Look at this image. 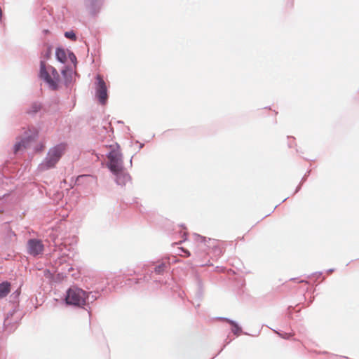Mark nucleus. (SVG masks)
<instances>
[{"label": "nucleus", "mask_w": 359, "mask_h": 359, "mask_svg": "<svg viewBox=\"0 0 359 359\" xmlns=\"http://www.w3.org/2000/svg\"><path fill=\"white\" fill-rule=\"evenodd\" d=\"M39 77L46 83L52 90H57L60 75L57 69L51 65L46 66L45 61H40Z\"/></svg>", "instance_id": "obj_2"}, {"label": "nucleus", "mask_w": 359, "mask_h": 359, "mask_svg": "<svg viewBox=\"0 0 359 359\" xmlns=\"http://www.w3.org/2000/svg\"><path fill=\"white\" fill-rule=\"evenodd\" d=\"M130 283H128L129 285L131 284V283H137L139 281L137 279H135V278H133V279H128V280Z\"/></svg>", "instance_id": "obj_28"}, {"label": "nucleus", "mask_w": 359, "mask_h": 359, "mask_svg": "<svg viewBox=\"0 0 359 359\" xmlns=\"http://www.w3.org/2000/svg\"><path fill=\"white\" fill-rule=\"evenodd\" d=\"M110 151L106 154L109 159L107 167L110 171H118L121 168H123V161L122 154L118 151L119 144H116L115 146L110 145Z\"/></svg>", "instance_id": "obj_4"}, {"label": "nucleus", "mask_w": 359, "mask_h": 359, "mask_svg": "<svg viewBox=\"0 0 359 359\" xmlns=\"http://www.w3.org/2000/svg\"><path fill=\"white\" fill-rule=\"evenodd\" d=\"M98 292H87L85 291V305L86 304L93 303L98 297Z\"/></svg>", "instance_id": "obj_19"}, {"label": "nucleus", "mask_w": 359, "mask_h": 359, "mask_svg": "<svg viewBox=\"0 0 359 359\" xmlns=\"http://www.w3.org/2000/svg\"><path fill=\"white\" fill-rule=\"evenodd\" d=\"M27 253L33 257L41 254L44 250L42 241L37 238H30L27 243Z\"/></svg>", "instance_id": "obj_8"}, {"label": "nucleus", "mask_w": 359, "mask_h": 359, "mask_svg": "<svg viewBox=\"0 0 359 359\" xmlns=\"http://www.w3.org/2000/svg\"><path fill=\"white\" fill-rule=\"evenodd\" d=\"M66 149V144L60 143L49 149L46 156L39 165L38 169L43 172L55 167L62 158Z\"/></svg>", "instance_id": "obj_1"}, {"label": "nucleus", "mask_w": 359, "mask_h": 359, "mask_svg": "<svg viewBox=\"0 0 359 359\" xmlns=\"http://www.w3.org/2000/svg\"><path fill=\"white\" fill-rule=\"evenodd\" d=\"M95 96L99 104L105 105L109 99L108 88L103 77L97 74L95 82Z\"/></svg>", "instance_id": "obj_6"}, {"label": "nucleus", "mask_w": 359, "mask_h": 359, "mask_svg": "<svg viewBox=\"0 0 359 359\" xmlns=\"http://www.w3.org/2000/svg\"><path fill=\"white\" fill-rule=\"evenodd\" d=\"M42 33L44 35H47V34H50V30L48 29L43 28L42 29Z\"/></svg>", "instance_id": "obj_25"}, {"label": "nucleus", "mask_w": 359, "mask_h": 359, "mask_svg": "<svg viewBox=\"0 0 359 359\" xmlns=\"http://www.w3.org/2000/svg\"><path fill=\"white\" fill-rule=\"evenodd\" d=\"M170 269V259L168 257L162 258L161 259L155 262L152 267L147 271V275L149 276L151 279L154 281H158L155 278V275L163 276L168 273Z\"/></svg>", "instance_id": "obj_5"}, {"label": "nucleus", "mask_w": 359, "mask_h": 359, "mask_svg": "<svg viewBox=\"0 0 359 359\" xmlns=\"http://www.w3.org/2000/svg\"><path fill=\"white\" fill-rule=\"evenodd\" d=\"M302 184V183H300V184L297 186V187L296 188V190H295V191H294V194L297 193V192L301 189Z\"/></svg>", "instance_id": "obj_30"}, {"label": "nucleus", "mask_w": 359, "mask_h": 359, "mask_svg": "<svg viewBox=\"0 0 359 359\" xmlns=\"http://www.w3.org/2000/svg\"><path fill=\"white\" fill-rule=\"evenodd\" d=\"M1 18H2V10L0 8V20H1Z\"/></svg>", "instance_id": "obj_36"}, {"label": "nucleus", "mask_w": 359, "mask_h": 359, "mask_svg": "<svg viewBox=\"0 0 359 359\" xmlns=\"http://www.w3.org/2000/svg\"><path fill=\"white\" fill-rule=\"evenodd\" d=\"M334 271V269H330L327 271V273H330Z\"/></svg>", "instance_id": "obj_33"}, {"label": "nucleus", "mask_w": 359, "mask_h": 359, "mask_svg": "<svg viewBox=\"0 0 359 359\" xmlns=\"http://www.w3.org/2000/svg\"><path fill=\"white\" fill-rule=\"evenodd\" d=\"M195 283L196 285V298L201 300L203 296V284L201 278L198 276H195Z\"/></svg>", "instance_id": "obj_16"}, {"label": "nucleus", "mask_w": 359, "mask_h": 359, "mask_svg": "<svg viewBox=\"0 0 359 359\" xmlns=\"http://www.w3.org/2000/svg\"><path fill=\"white\" fill-rule=\"evenodd\" d=\"M302 184V183H300V184L297 186V187L296 188V190H295V191H294V194L297 193V192L301 189Z\"/></svg>", "instance_id": "obj_31"}, {"label": "nucleus", "mask_w": 359, "mask_h": 359, "mask_svg": "<svg viewBox=\"0 0 359 359\" xmlns=\"http://www.w3.org/2000/svg\"><path fill=\"white\" fill-rule=\"evenodd\" d=\"M182 252L184 253L186 257H189L191 255L189 251L186 249H182Z\"/></svg>", "instance_id": "obj_26"}, {"label": "nucleus", "mask_w": 359, "mask_h": 359, "mask_svg": "<svg viewBox=\"0 0 359 359\" xmlns=\"http://www.w3.org/2000/svg\"><path fill=\"white\" fill-rule=\"evenodd\" d=\"M50 53H51L50 48H48L47 52L46 53L45 57H49L50 55Z\"/></svg>", "instance_id": "obj_29"}, {"label": "nucleus", "mask_w": 359, "mask_h": 359, "mask_svg": "<svg viewBox=\"0 0 359 359\" xmlns=\"http://www.w3.org/2000/svg\"><path fill=\"white\" fill-rule=\"evenodd\" d=\"M11 290V283L8 281H4L0 283V298L7 296Z\"/></svg>", "instance_id": "obj_18"}, {"label": "nucleus", "mask_w": 359, "mask_h": 359, "mask_svg": "<svg viewBox=\"0 0 359 359\" xmlns=\"http://www.w3.org/2000/svg\"><path fill=\"white\" fill-rule=\"evenodd\" d=\"M143 147H144V144H140V149H142Z\"/></svg>", "instance_id": "obj_38"}, {"label": "nucleus", "mask_w": 359, "mask_h": 359, "mask_svg": "<svg viewBox=\"0 0 359 359\" xmlns=\"http://www.w3.org/2000/svg\"><path fill=\"white\" fill-rule=\"evenodd\" d=\"M16 311H15V309H12L11 311H9L7 314H6V316L5 318V319H10V318H13L15 314Z\"/></svg>", "instance_id": "obj_23"}, {"label": "nucleus", "mask_w": 359, "mask_h": 359, "mask_svg": "<svg viewBox=\"0 0 359 359\" xmlns=\"http://www.w3.org/2000/svg\"><path fill=\"white\" fill-rule=\"evenodd\" d=\"M279 337H280L281 338H283V339H290V337H291V334L290 333H287V332H284V333H282V332H278V331H276V330H273Z\"/></svg>", "instance_id": "obj_22"}, {"label": "nucleus", "mask_w": 359, "mask_h": 359, "mask_svg": "<svg viewBox=\"0 0 359 359\" xmlns=\"http://www.w3.org/2000/svg\"><path fill=\"white\" fill-rule=\"evenodd\" d=\"M310 172H311V171H310V170H309V171H308V172L304 175V176L302 177V181H301V182H300V183L303 184V183L306 180V178H307V177L309 175Z\"/></svg>", "instance_id": "obj_24"}, {"label": "nucleus", "mask_w": 359, "mask_h": 359, "mask_svg": "<svg viewBox=\"0 0 359 359\" xmlns=\"http://www.w3.org/2000/svg\"><path fill=\"white\" fill-rule=\"evenodd\" d=\"M65 302L68 306L83 307L85 306V291L77 286H71L66 291Z\"/></svg>", "instance_id": "obj_3"}, {"label": "nucleus", "mask_w": 359, "mask_h": 359, "mask_svg": "<svg viewBox=\"0 0 359 359\" xmlns=\"http://www.w3.org/2000/svg\"><path fill=\"white\" fill-rule=\"evenodd\" d=\"M196 241L198 242L200 245H204V247L207 248H212L214 250L219 254L222 253V250L220 248L216 246L215 241L212 240L211 238H207L204 236H202L199 234H195Z\"/></svg>", "instance_id": "obj_11"}, {"label": "nucleus", "mask_w": 359, "mask_h": 359, "mask_svg": "<svg viewBox=\"0 0 359 359\" xmlns=\"http://www.w3.org/2000/svg\"><path fill=\"white\" fill-rule=\"evenodd\" d=\"M217 318L219 320H225L226 322L229 323L232 326L231 331L234 334L239 335L241 333H242V328L235 320H233L225 317H218Z\"/></svg>", "instance_id": "obj_15"}, {"label": "nucleus", "mask_w": 359, "mask_h": 359, "mask_svg": "<svg viewBox=\"0 0 359 359\" xmlns=\"http://www.w3.org/2000/svg\"><path fill=\"white\" fill-rule=\"evenodd\" d=\"M104 0H84L86 10L92 16L97 15L101 11Z\"/></svg>", "instance_id": "obj_9"}, {"label": "nucleus", "mask_w": 359, "mask_h": 359, "mask_svg": "<svg viewBox=\"0 0 359 359\" xmlns=\"http://www.w3.org/2000/svg\"><path fill=\"white\" fill-rule=\"evenodd\" d=\"M48 18L52 19V17L50 16V15H48Z\"/></svg>", "instance_id": "obj_42"}, {"label": "nucleus", "mask_w": 359, "mask_h": 359, "mask_svg": "<svg viewBox=\"0 0 359 359\" xmlns=\"http://www.w3.org/2000/svg\"><path fill=\"white\" fill-rule=\"evenodd\" d=\"M19 294H20V292H19L18 290H16V291L13 294V295H15V297H17V296H18Z\"/></svg>", "instance_id": "obj_34"}, {"label": "nucleus", "mask_w": 359, "mask_h": 359, "mask_svg": "<svg viewBox=\"0 0 359 359\" xmlns=\"http://www.w3.org/2000/svg\"><path fill=\"white\" fill-rule=\"evenodd\" d=\"M61 74L63 79L64 85L68 88L73 83V74L74 70L70 66H65L61 71Z\"/></svg>", "instance_id": "obj_13"}, {"label": "nucleus", "mask_w": 359, "mask_h": 359, "mask_svg": "<svg viewBox=\"0 0 359 359\" xmlns=\"http://www.w3.org/2000/svg\"><path fill=\"white\" fill-rule=\"evenodd\" d=\"M117 123H120V124H123V122L122 121H118Z\"/></svg>", "instance_id": "obj_39"}, {"label": "nucleus", "mask_w": 359, "mask_h": 359, "mask_svg": "<svg viewBox=\"0 0 359 359\" xmlns=\"http://www.w3.org/2000/svg\"><path fill=\"white\" fill-rule=\"evenodd\" d=\"M64 35L65 38L70 39L73 41H76L77 39L76 34L73 30L65 32Z\"/></svg>", "instance_id": "obj_20"}, {"label": "nucleus", "mask_w": 359, "mask_h": 359, "mask_svg": "<svg viewBox=\"0 0 359 359\" xmlns=\"http://www.w3.org/2000/svg\"><path fill=\"white\" fill-rule=\"evenodd\" d=\"M322 275H323V272L322 271H318V272H315V273H313V276H316L317 278L320 277Z\"/></svg>", "instance_id": "obj_27"}, {"label": "nucleus", "mask_w": 359, "mask_h": 359, "mask_svg": "<svg viewBox=\"0 0 359 359\" xmlns=\"http://www.w3.org/2000/svg\"><path fill=\"white\" fill-rule=\"evenodd\" d=\"M68 57L70 61L74 65V67H76L77 60L75 54L72 51L69 50Z\"/></svg>", "instance_id": "obj_21"}, {"label": "nucleus", "mask_w": 359, "mask_h": 359, "mask_svg": "<svg viewBox=\"0 0 359 359\" xmlns=\"http://www.w3.org/2000/svg\"><path fill=\"white\" fill-rule=\"evenodd\" d=\"M111 172L115 175V182L119 186L123 187L128 182L131 181V177L130 174L125 172L124 168H121V170L118 171L114 170Z\"/></svg>", "instance_id": "obj_10"}, {"label": "nucleus", "mask_w": 359, "mask_h": 359, "mask_svg": "<svg viewBox=\"0 0 359 359\" xmlns=\"http://www.w3.org/2000/svg\"><path fill=\"white\" fill-rule=\"evenodd\" d=\"M180 226H181V227H182L183 229H185V227H184V224H181V225H180Z\"/></svg>", "instance_id": "obj_40"}, {"label": "nucleus", "mask_w": 359, "mask_h": 359, "mask_svg": "<svg viewBox=\"0 0 359 359\" xmlns=\"http://www.w3.org/2000/svg\"><path fill=\"white\" fill-rule=\"evenodd\" d=\"M137 200H138V198H133V203H135V204H137V203H138Z\"/></svg>", "instance_id": "obj_35"}, {"label": "nucleus", "mask_w": 359, "mask_h": 359, "mask_svg": "<svg viewBox=\"0 0 359 359\" xmlns=\"http://www.w3.org/2000/svg\"><path fill=\"white\" fill-rule=\"evenodd\" d=\"M20 320V318L19 316H18L15 318L4 319V330L9 333L14 332L18 327V322Z\"/></svg>", "instance_id": "obj_14"}, {"label": "nucleus", "mask_w": 359, "mask_h": 359, "mask_svg": "<svg viewBox=\"0 0 359 359\" xmlns=\"http://www.w3.org/2000/svg\"><path fill=\"white\" fill-rule=\"evenodd\" d=\"M38 137V131L35 128L25 130L22 137L17 138V142L13 146L14 153H18L20 149L27 148L31 142Z\"/></svg>", "instance_id": "obj_7"}, {"label": "nucleus", "mask_w": 359, "mask_h": 359, "mask_svg": "<svg viewBox=\"0 0 359 359\" xmlns=\"http://www.w3.org/2000/svg\"><path fill=\"white\" fill-rule=\"evenodd\" d=\"M45 109L43 107V104L39 102V101H34L32 102L29 106L26 109L25 113L32 116L34 117L36 116L39 113L41 114L42 111H45Z\"/></svg>", "instance_id": "obj_12"}, {"label": "nucleus", "mask_w": 359, "mask_h": 359, "mask_svg": "<svg viewBox=\"0 0 359 359\" xmlns=\"http://www.w3.org/2000/svg\"><path fill=\"white\" fill-rule=\"evenodd\" d=\"M72 269H73L72 267H70V268H69L68 271H70Z\"/></svg>", "instance_id": "obj_41"}, {"label": "nucleus", "mask_w": 359, "mask_h": 359, "mask_svg": "<svg viewBox=\"0 0 359 359\" xmlns=\"http://www.w3.org/2000/svg\"><path fill=\"white\" fill-rule=\"evenodd\" d=\"M55 58L60 63L65 64L67 60V55L63 48L57 47L55 50Z\"/></svg>", "instance_id": "obj_17"}, {"label": "nucleus", "mask_w": 359, "mask_h": 359, "mask_svg": "<svg viewBox=\"0 0 359 359\" xmlns=\"http://www.w3.org/2000/svg\"><path fill=\"white\" fill-rule=\"evenodd\" d=\"M132 162H133V156L131 157L130 160V165H132Z\"/></svg>", "instance_id": "obj_37"}, {"label": "nucleus", "mask_w": 359, "mask_h": 359, "mask_svg": "<svg viewBox=\"0 0 359 359\" xmlns=\"http://www.w3.org/2000/svg\"><path fill=\"white\" fill-rule=\"evenodd\" d=\"M183 240L180 241V243H182V241H184L186 239H187V233H183Z\"/></svg>", "instance_id": "obj_32"}]
</instances>
